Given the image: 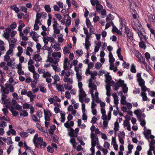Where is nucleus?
Listing matches in <instances>:
<instances>
[{
	"label": "nucleus",
	"instance_id": "obj_1",
	"mask_svg": "<svg viewBox=\"0 0 155 155\" xmlns=\"http://www.w3.org/2000/svg\"><path fill=\"white\" fill-rule=\"evenodd\" d=\"M91 135V147L90 149L91 153V155L89 154V155H92L94 153V147L95 146H96L99 149H101V148H102V147L100 145L99 143L98 136L95 134H92Z\"/></svg>",
	"mask_w": 155,
	"mask_h": 155
},
{
	"label": "nucleus",
	"instance_id": "obj_2",
	"mask_svg": "<svg viewBox=\"0 0 155 155\" xmlns=\"http://www.w3.org/2000/svg\"><path fill=\"white\" fill-rule=\"evenodd\" d=\"M64 127L68 129L69 135L71 137H77L78 135L74 132V130L71 127L74 125V122L73 121H67L64 124Z\"/></svg>",
	"mask_w": 155,
	"mask_h": 155
},
{
	"label": "nucleus",
	"instance_id": "obj_3",
	"mask_svg": "<svg viewBox=\"0 0 155 155\" xmlns=\"http://www.w3.org/2000/svg\"><path fill=\"white\" fill-rule=\"evenodd\" d=\"M105 76L106 78L105 82L107 84L106 85H109L110 86H112L114 90V91H116L118 88L117 87V82L116 83L114 81H112L111 77L109 74H106Z\"/></svg>",
	"mask_w": 155,
	"mask_h": 155
},
{
	"label": "nucleus",
	"instance_id": "obj_4",
	"mask_svg": "<svg viewBox=\"0 0 155 155\" xmlns=\"http://www.w3.org/2000/svg\"><path fill=\"white\" fill-rule=\"evenodd\" d=\"M0 86L1 87V90L2 93L8 94L9 93V92L11 93L14 92V87L11 84H5V87L2 85H0Z\"/></svg>",
	"mask_w": 155,
	"mask_h": 155
},
{
	"label": "nucleus",
	"instance_id": "obj_5",
	"mask_svg": "<svg viewBox=\"0 0 155 155\" xmlns=\"http://www.w3.org/2000/svg\"><path fill=\"white\" fill-rule=\"evenodd\" d=\"M33 142L35 147L39 148H44L47 146L46 143L43 141L41 137H39Z\"/></svg>",
	"mask_w": 155,
	"mask_h": 155
},
{
	"label": "nucleus",
	"instance_id": "obj_6",
	"mask_svg": "<svg viewBox=\"0 0 155 155\" xmlns=\"http://www.w3.org/2000/svg\"><path fill=\"white\" fill-rule=\"evenodd\" d=\"M132 28L137 33L141 41H146L147 40V38L146 36V33L143 29L141 28L140 29H136V28L133 27Z\"/></svg>",
	"mask_w": 155,
	"mask_h": 155
},
{
	"label": "nucleus",
	"instance_id": "obj_7",
	"mask_svg": "<svg viewBox=\"0 0 155 155\" xmlns=\"http://www.w3.org/2000/svg\"><path fill=\"white\" fill-rule=\"evenodd\" d=\"M53 22L52 25V27L54 30V33L56 34H58L60 33V31L63 29V27L61 26H58V24L57 21L55 20Z\"/></svg>",
	"mask_w": 155,
	"mask_h": 155
},
{
	"label": "nucleus",
	"instance_id": "obj_8",
	"mask_svg": "<svg viewBox=\"0 0 155 155\" xmlns=\"http://www.w3.org/2000/svg\"><path fill=\"white\" fill-rule=\"evenodd\" d=\"M117 89L116 91L120 87H122L123 92L124 93H127L128 91V87L126 86V84H124V80H119L117 81Z\"/></svg>",
	"mask_w": 155,
	"mask_h": 155
},
{
	"label": "nucleus",
	"instance_id": "obj_9",
	"mask_svg": "<svg viewBox=\"0 0 155 155\" xmlns=\"http://www.w3.org/2000/svg\"><path fill=\"white\" fill-rule=\"evenodd\" d=\"M89 87L90 88L89 92L91 95V96L93 97L94 91H97V88L96 85L94 83L92 82V81L91 79L89 81Z\"/></svg>",
	"mask_w": 155,
	"mask_h": 155
},
{
	"label": "nucleus",
	"instance_id": "obj_10",
	"mask_svg": "<svg viewBox=\"0 0 155 155\" xmlns=\"http://www.w3.org/2000/svg\"><path fill=\"white\" fill-rule=\"evenodd\" d=\"M63 70L67 71L70 70L71 68L72 67V64L70 63L68 61V59L67 58H65L63 62Z\"/></svg>",
	"mask_w": 155,
	"mask_h": 155
},
{
	"label": "nucleus",
	"instance_id": "obj_11",
	"mask_svg": "<svg viewBox=\"0 0 155 155\" xmlns=\"http://www.w3.org/2000/svg\"><path fill=\"white\" fill-rule=\"evenodd\" d=\"M135 55L138 59V61L140 62L141 64L143 65H146V62L145 61L144 58L142 56L141 54L138 51H136Z\"/></svg>",
	"mask_w": 155,
	"mask_h": 155
},
{
	"label": "nucleus",
	"instance_id": "obj_12",
	"mask_svg": "<svg viewBox=\"0 0 155 155\" xmlns=\"http://www.w3.org/2000/svg\"><path fill=\"white\" fill-rule=\"evenodd\" d=\"M8 67L5 62H2L0 64V74L2 78H3L5 75V73L4 71L2 70V69L6 70H8Z\"/></svg>",
	"mask_w": 155,
	"mask_h": 155
},
{
	"label": "nucleus",
	"instance_id": "obj_13",
	"mask_svg": "<svg viewBox=\"0 0 155 155\" xmlns=\"http://www.w3.org/2000/svg\"><path fill=\"white\" fill-rule=\"evenodd\" d=\"M59 61V59L57 58H54L53 61L51 62L52 66L53 69L55 71H60V68L57 67L58 65V63Z\"/></svg>",
	"mask_w": 155,
	"mask_h": 155
},
{
	"label": "nucleus",
	"instance_id": "obj_14",
	"mask_svg": "<svg viewBox=\"0 0 155 155\" xmlns=\"http://www.w3.org/2000/svg\"><path fill=\"white\" fill-rule=\"evenodd\" d=\"M134 113L136 115L138 120H141V118H144L145 117L144 114L143 113L140 109H138L135 110Z\"/></svg>",
	"mask_w": 155,
	"mask_h": 155
},
{
	"label": "nucleus",
	"instance_id": "obj_15",
	"mask_svg": "<svg viewBox=\"0 0 155 155\" xmlns=\"http://www.w3.org/2000/svg\"><path fill=\"white\" fill-rule=\"evenodd\" d=\"M79 101L81 103L84 102V100L87 96V94L84 90H79Z\"/></svg>",
	"mask_w": 155,
	"mask_h": 155
},
{
	"label": "nucleus",
	"instance_id": "obj_16",
	"mask_svg": "<svg viewBox=\"0 0 155 155\" xmlns=\"http://www.w3.org/2000/svg\"><path fill=\"white\" fill-rule=\"evenodd\" d=\"M30 35L31 36L32 39L35 41L36 43L39 42L38 38L39 37V35L35 31H32L30 33Z\"/></svg>",
	"mask_w": 155,
	"mask_h": 155
},
{
	"label": "nucleus",
	"instance_id": "obj_17",
	"mask_svg": "<svg viewBox=\"0 0 155 155\" xmlns=\"http://www.w3.org/2000/svg\"><path fill=\"white\" fill-rule=\"evenodd\" d=\"M65 70H63L61 72V74H60L61 76H63L65 75L64 78H67L69 77L71 75L73 74V71L72 70H68V71H66Z\"/></svg>",
	"mask_w": 155,
	"mask_h": 155
},
{
	"label": "nucleus",
	"instance_id": "obj_18",
	"mask_svg": "<svg viewBox=\"0 0 155 155\" xmlns=\"http://www.w3.org/2000/svg\"><path fill=\"white\" fill-rule=\"evenodd\" d=\"M112 96L114 99V103L115 105L113 107H116L117 110H118V107L117 105L119 103L118 97L116 93H113L112 94Z\"/></svg>",
	"mask_w": 155,
	"mask_h": 155
},
{
	"label": "nucleus",
	"instance_id": "obj_19",
	"mask_svg": "<svg viewBox=\"0 0 155 155\" xmlns=\"http://www.w3.org/2000/svg\"><path fill=\"white\" fill-rule=\"evenodd\" d=\"M125 32L126 34L127 37L130 40L133 39V34L130 29L128 27H125Z\"/></svg>",
	"mask_w": 155,
	"mask_h": 155
},
{
	"label": "nucleus",
	"instance_id": "obj_20",
	"mask_svg": "<svg viewBox=\"0 0 155 155\" xmlns=\"http://www.w3.org/2000/svg\"><path fill=\"white\" fill-rule=\"evenodd\" d=\"M43 41H45V43H48V41L52 43H54L55 42V40L54 38L53 37H48L47 36L45 37L42 38Z\"/></svg>",
	"mask_w": 155,
	"mask_h": 155
},
{
	"label": "nucleus",
	"instance_id": "obj_21",
	"mask_svg": "<svg viewBox=\"0 0 155 155\" xmlns=\"http://www.w3.org/2000/svg\"><path fill=\"white\" fill-rule=\"evenodd\" d=\"M16 68L17 69V72L20 75H22L24 74V71L22 69V64L21 63L17 64Z\"/></svg>",
	"mask_w": 155,
	"mask_h": 155
},
{
	"label": "nucleus",
	"instance_id": "obj_22",
	"mask_svg": "<svg viewBox=\"0 0 155 155\" xmlns=\"http://www.w3.org/2000/svg\"><path fill=\"white\" fill-rule=\"evenodd\" d=\"M1 99L0 101L1 103L2 104H7L8 103V100H7V94L4 93H2Z\"/></svg>",
	"mask_w": 155,
	"mask_h": 155
},
{
	"label": "nucleus",
	"instance_id": "obj_23",
	"mask_svg": "<svg viewBox=\"0 0 155 155\" xmlns=\"http://www.w3.org/2000/svg\"><path fill=\"white\" fill-rule=\"evenodd\" d=\"M9 108L14 116L16 117L18 114V112L14 107L13 106H9Z\"/></svg>",
	"mask_w": 155,
	"mask_h": 155
},
{
	"label": "nucleus",
	"instance_id": "obj_24",
	"mask_svg": "<svg viewBox=\"0 0 155 155\" xmlns=\"http://www.w3.org/2000/svg\"><path fill=\"white\" fill-rule=\"evenodd\" d=\"M133 22L134 23V25L136 27H134L135 28H136V29H140V28H142V25L140 22L137 20H133ZM134 27V26H132V27Z\"/></svg>",
	"mask_w": 155,
	"mask_h": 155
},
{
	"label": "nucleus",
	"instance_id": "obj_25",
	"mask_svg": "<svg viewBox=\"0 0 155 155\" xmlns=\"http://www.w3.org/2000/svg\"><path fill=\"white\" fill-rule=\"evenodd\" d=\"M123 125L124 127L128 130L130 131L131 130L130 124L129 121L128 120H125L124 121Z\"/></svg>",
	"mask_w": 155,
	"mask_h": 155
},
{
	"label": "nucleus",
	"instance_id": "obj_26",
	"mask_svg": "<svg viewBox=\"0 0 155 155\" xmlns=\"http://www.w3.org/2000/svg\"><path fill=\"white\" fill-rule=\"evenodd\" d=\"M60 114L61 117L60 119V121L62 123H64L65 121V113L63 111L61 110L59 112Z\"/></svg>",
	"mask_w": 155,
	"mask_h": 155
},
{
	"label": "nucleus",
	"instance_id": "obj_27",
	"mask_svg": "<svg viewBox=\"0 0 155 155\" xmlns=\"http://www.w3.org/2000/svg\"><path fill=\"white\" fill-rule=\"evenodd\" d=\"M19 113L20 117H27L28 115V113L27 110L23 109L19 110Z\"/></svg>",
	"mask_w": 155,
	"mask_h": 155
},
{
	"label": "nucleus",
	"instance_id": "obj_28",
	"mask_svg": "<svg viewBox=\"0 0 155 155\" xmlns=\"http://www.w3.org/2000/svg\"><path fill=\"white\" fill-rule=\"evenodd\" d=\"M51 47L53 48L56 51H58L60 50L61 48L60 47V44L59 43H56L54 45L51 44Z\"/></svg>",
	"mask_w": 155,
	"mask_h": 155
},
{
	"label": "nucleus",
	"instance_id": "obj_29",
	"mask_svg": "<svg viewBox=\"0 0 155 155\" xmlns=\"http://www.w3.org/2000/svg\"><path fill=\"white\" fill-rule=\"evenodd\" d=\"M111 25L112 26L113 28L112 31L114 32H116L118 34H121V32L114 25V24L112 21H111Z\"/></svg>",
	"mask_w": 155,
	"mask_h": 155
},
{
	"label": "nucleus",
	"instance_id": "obj_30",
	"mask_svg": "<svg viewBox=\"0 0 155 155\" xmlns=\"http://www.w3.org/2000/svg\"><path fill=\"white\" fill-rule=\"evenodd\" d=\"M33 59L35 60L36 62H38L41 61L42 58L38 54H36L34 55Z\"/></svg>",
	"mask_w": 155,
	"mask_h": 155
},
{
	"label": "nucleus",
	"instance_id": "obj_31",
	"mask_svg": "<svg viewBox=\"0 0 155 155\" xmlns=\"http://www.w3.org/2000/svg\"><path fill=\"white\" fill-rule=\"evenodd\" d=\"M140 96L142 97L143 101H150V99H148L146 93L144 92H141L140 93Z\"/></svg>",
	"mask_w": 155,
	"mask_h": 155
},
{
	"label": "nucleus",
	"instance_id": "obj_32",
	"mask_svg": "<svg viewBox=\"0 0 155 155\" xmlns=\"http://www.w3.org/2000/svg\"><path fill=\"white\" fill-rule=\"evenodd\" d=\"M111 86H110L109 85H106V94L108 97H110L111 94H110V92L111 91V89L110 88Z\"/></svg>",
	"mask_w": 155,
	"mask_h": 155
},
{
	"label": "nucleus",
	"instance_id": "obj_33",
	"mask_svg": "<svg viewBox=\"0 0 155 155\" xmlns=\"http://www.w3.org/2000/svg\"><path fill=\"white\" fill-rule=\"evenodd\" d=\"M120 29H122L123 28H124L125 29V27H126L125 26V24L126 23V20L124 18H121L120 19Z\"/></svg>",
	"mask_w": 155,
	"mask_h": 155
},
{
	"label": "nucleus",
	"instance_id": "obj_34",
	"mask_svg": "<svg viewBox=\"0 0 155 155\" xmlns=\"http://www.w3.org/2000/svg\"><path fill=\"white\" fill-rule=\"evenodd\" d=\"M63 81L65 82H67L70 84H71L73 83V79L72 78H69V77L67 78H63Z\"/></svg>",
	"mask_w": 155,
	"mask_h": 155
},
{
	"label": "nucleus",
	"instance_id": "obj_35",
	"mask_svg": "<svg viewBox=\"0 0 155 155\" xmlns=\"http://www.w3.org/2000/svg\"><path fill=\"white\" fill-rule=\"evenodd\" d=\"M92 98V100H94L95 101L96 103H99V99L98 97V93L97 91H96L95 93V95L93 96H91Z\"/></svg>",
	"mask_w": 155,
	"mask_h": 155
},
{
	"label": "nucleus",
	"instance_id": "obj_36",
	"mask_svg": "<svg viewBox=\"0 0 155 155\" xmlns=\"http://www.w3.org/2000/svg\"><path fill=\"white\" fill-rule=\"evenodd\" d=\"M52 56L54 58H60L61 57V53L60 52H54L52 54Z\"/></svg>",
	"mask_w": 155,
	"mask_h": 155
},
{
	"label": "nucleus",
	"instance_id": "obj_37",
	"mask_svg": "<svg viewBox=\"0 0 155 155\" xmlns=\"http://www.w3.org/2000/svg\"><path fill=\"white\" fill-rule=\"evenodd\" d=\"M86 24L87 28H89L90 31H91L93 28V25H91V22L89 19H87L86 20Z\"/></svg>",
	"mask_w": 155,
	"mask_h": 155
},
{
	"label": "nucleus",
	"instance_id": "obj_38",
	"mask_svg": "<svg viewBox=\"0 0 155 155\" xmlns=\"http://www.w3.org/2000/svg\"><path fill=\"white\" fill-rule=\"evenodd\" d=\"M109 58L110 63H113V62L115 61V59L113 57L112 54L111 52H110L109 53Z\"/></svg>",
	"mask_w": 155,
	"mask_h": 155
},
{
	"label": "nucleus",
	"instance_id": "obj_39",
	"mask_svg": "<svg viewBox=\"0 0 155 155\" xmlns=\"http://www.w3.org/2000/svg\"><path fill=\"white\" fill-rule=\"evenodd\" d=\"M121 49L120 48H119L117 50L116 53L117 55V56L119 58L120 60L121 61H123V58L121 54Z\"/></svg>",
	"mask_w": 155,
	"mask_h": 155
},
{
	"label": "nucleus",
	"instance_id": "obj_40",
	"mask_svg": "<svg viewBox=\"0 0 155 155\" xmlns=\"http://www.w3.org/2000/svg\"><path fill=\"white\" fill-rule=\"evenodd\" d=\"M101 46V42L100 41H99L97 43L96 46L95 47L94 51L95 52H97Z\"/></svg>",
	"mask_w": 155,
	"mask_h": 155
},
{
	"label": "nucleus",
	"instance_id": "obj_41",
	"mask_svg": "<svg viewBox=\"0 0 155 155\" xmlns=\"http://www.w3.org/2000/svg\"><path fill=\"white\" fill-rule=\"evenodd\" d=\"M39 3L38 2L36 3L33 7V10L35 11L36 12H38L40 11V8L39 5Z\"/></svg>",
	"mask_w": 155,
	"mask_h": 155
},
{
	"label": "nucleus",
	"instance_id": "obj_42",
	"mask_svg": "<svg viewBox=\"0 0 155 155\" xmlns=\"http://www.w3.org/2000/svg\"><path fill=\"white\" fill-rule=\"evenodd\" d=\"M8 103L7 106L9 107V106H13L14 107L17 104V102L15 100L12 99L10 102H8Z\"/></svg>",
	"mask_w": 155,
	"mask_h": 155
},
{
	"label": "nucleus",
	"instance_id": "obj_43",
	"mask_svg": "<svg viewBox=\"0 0 155 155\" xmlns=\"http://www.w3.org/2000/svg\"><path fill=\"white\" fill-rule=\"evenodd\" d=\"M43 111L44 116H52V114L50 110L44 109Z\"/></svg>",
	"mask_w": 155,
	"mask_h": 155
},
{
	"label": "nucleus",
	"instance_id": "obj_44",
	"mask_svg": "<svg viewBox=\"0 0 155 155\" xmlns=\"http://www.w3.org/2000/svg\"><path fill=\"white\" fill-rule=\"evenodd\" d=\"M18 52L17 54V56H20L23 53V48L21 46H18L17 48Z\"/></svg>",
	"mask_w": 155,
	"mask_h": 155
},
{
	"label": "nucleus",
	"instance_id": "obj_45",
	"mask_svg": "<svg viewBox=\"0 0 155 155\" xmlns=\"http://www.w3.org/2000/svg\"><path fill=\"white\" fill-rule=\"evenodd\" d=\"M19 24L20 25L18 27V30L20 32H22V28L24 27L25 25L23 22L21 21H20Z\"/></svg>",
	"mask_w": 155,
	"mask_h": 155
},
{
	"label": "nucleus",
	"instance_id": "obj_46",
	"mask_svg": "<svg viewBox=\"0 0 155 155\" xmlns=\"http://www.w3.org/2000/svg\"><path fill=\"white\" fill-rule=\"evenodd\" d=\"M56 87L58 91L61 92L64 91V89L63 86L59 84L57 86H56Z\"/></svg>",
	"mask_w": 155,
	"mask_h": 155
},
{
	"label": "nucleus",
	"instance_id": "obj_47",
	"mask_svg": "<svg viewBox=\"0 0 155 155\" xmlns=\"http://www.w3.org/2000/svg\"><path fill=\"white\" fill-rule=\"evenodd\" d=\"M56 126L54 125H52L50 127V128L49 130V133L51 135L53 134L54 131L56 129Z\"/></svg>",
	"mask_w": 155,
	"mask_h": 155
},
{
	"label": "nucleus",
	"instance_id": "obj_48",
	"mask_svg": "<svg viewBox=\"0 0 155 155\" xmlns=\"http://www.w3.org/2000/svg\"><path fill=\"white\" fill-rule=\"evenodd\" d=\"M33 52V51L32 48L30 47H28L27 48L25 53L26 55L30 56V52L32 53Z\"/></svg>",
	"mask_w": 155,
	"mask_h": 155
},
{
	"label": "nucleus",
	"instance_id": "obj_49",
	"mask_svg": "<svg viewBox=\"0 0 155 155\" xmlns=\"http://www.w3.org/2000/svg\"><path fill=\"white\" fill-rule=\"evenodd\" d=\"M103 8V7L101 5L100 2L96 5V8L97 12H99L100 10H102Z\"/></svg>",
	"mask_w": 155,
	"mask_h": 155
},
{
	"label": "nucleus",
	"instance_id": "obj_50",
	"mask_svg": "<svg viewBox=\"0 0 155 155\" xmlns=\"http://www.w3.org/2000/svg\"><path fill=\"white\" fill-rule=\"evenodd\" d=\"M71 137V138L70 140V142L72 144L73 147L75 148L77 145V143L75 142V139L74 138V137Z\"/></svg>",
	"mask_w": 155,
	"mask_h": 155
},
{
	"label": "nucleus",
	"instance_id": "obj_51",
	"mask_svg": "<svg viewBox=\"0 0 155 155\" xmlns=\"http://www.w3.org/2000/svg\"><path fill=\"white\" fill-rule=\"evenodd\" d=\"M148 20L150 22H155V15L151 14L148 17Z\"/></svg>",
	"mask_w": 155,
	"mask_h": 155
},
{
	"label": "nucleus",
	"instance_id": "obj_52",
	"mask_svg": "<svg viewBox=\"0 0 155 155\" xmlns=\"http://www.w3.org/2000/svg\"><path fill=\"white\" fill-rule=\"evenodd\" d=\"M74 71L76 72V75L82 74V72L81 70L77 67H74Z\"/></svg>",
	"mask_w": 155,
	"mask_h": 155
},
{
	"label": "nucleus",
	"instance_id": "obj_53",
	"mask_svg": "<svg viewBox=\"0 0 155 155\" xmlns=\"http://www.w3.org/2000/svg\"><path fill=\"white\" fill-rule=\"evenodd\" d=\"M137 81L138 82L139 84L140 87L144 85L145 81L142 78H138Z\"/></svg>",
	"mask_w": 155,
	"mask_h": 155
},
{
	"label": "nucleus",
	"instance_id": "obj_54",
	"mask_svg": "<svg viewBox=\"0 0 155 155\" xmlns=\"http://www.w3.org/2000/svg\"><path fill=\"white\" fill-rule=\"evenodd\" d=\"M31 117L33 121L35 122H40V119H38L37 117L35 115L32 114L31 115Z\"/></svg>",
	"mask_w": 155,
	"mask_h": 155
},
{
	"label": "nucleus",
	"instance_id": "obj_55",
	"mask_svg": "<svg viewBox=\"0 0 155 155\" xmlns=\"http://www.w3.org/2000/svg\"><path fill=\"white\" fill-rule=\"evenodd\" d=\"M33 73V78L34 79V80H36L38 81V80L39 79V75L36 72L34 71L32 72Z\"/></svg>",
	"mask_w": 155,
	"mask_h": 155
},
{
	"label": "nucleus",
	"instance_id": "obj_56",
	"mask_svg": "<svg viewBox=\"0 0 155 155\" xmlns=\"http://www.w3.org/2000/svg\"><path fill=\"white\" fill-rule=\"evenodd\" d=\"M8 42L9 44L12 43L14 44L16 43V42L17 41V39L11 37V38H10L8 40Z\"/></svg>",
	"mask_w": 155,
	"mask_h": 155
},
{
	"label": "nucleus",
	"instance_id": "obj_57",
	"mask_svg": "<svg viewBox=\"0 0 155 155\" xmlns=\"http://www.w3.org/2000/svg\"><path fill=\"white\" fill-rule=\"evenodd\" d=\"M19 35L21 38L22 40L26 41L28 39V37L26 35H24L23 32H19Z\"/></svg>",
	"mask_w": 155,
	"mask_h": 155
},
{
	"label": "nucleus",
	"instance_id": "obj_58",
	"mask_svg": "<svg viewBox=\"0 0 155 155\" xmlns=\"http://www.w3.org/2000/svg\"><path fill=\"white\" fill-rule=\"evenodd\" d=\"M7 134L9 136L12 134V135H16V132L14 129L9 130L7 132Z\"/></svg>",
	"mask_w": 155,
	"mask_h": 155
},
{
	"label": "nucleus",
	"instance_id": "obj_59",
	"mask_svg": "<svg viewBox=\"0 0 155 155\" xmlns=\"http://www.w3.org/2000/svg\"><path fill=\"white\" fill-rule=\"evenodd\" d=\"M114 19V17L111 14H109L107 15L106 18L107 22H108L110 21H112Z\"/></svg>",
	"mask_w": 155,
	"mask_h": 155
},
{
	"label": "nucleus",
	"instance_id": "obj_60",
	"mask_svg": "<svg viewBox=\"0 0 155 155\" xmlns=\"http://www.w3.org/2000/svg\"><path fill=\"white\" fill-rule=\"evenodd\" d=\"M67 16H68V17L67 18V19L66 20V21L65 23V25L67 27L69 26L71 24V18L68 15H67Z\"/></svg>",
	"mask_w": 155,
	"mask_h": 155
},
{
	"label": "nucleus",
	"instance_id": "obj_61",
	"mask_svg": "<svg viewBox=\"0 0 155 155\" xmlns=\"http://www.w3.org/2000/svg\"><path fill=\"white\" fill-rule=\"evenodd\" d=\"M110 69L111 70H113L114 72H115L117 70V67H115L114 63L110 64Z\"/></svg>",
	"mask_w": 155,
	"mask_h": 155
},
{
	"label": "nucleus",
	"instance_id": "obj_62",
	"mask_svg": "<svg viewBox=\"0 0 155 155\" xmlns=\"http://www.w3.org/2000/svg\"><path fill=\"white\" fill-rule=\"evenodd\" d=\"M11 8L15 12L18 13L19 12V9L18 8L16 7V5H14L11 6Z\"/></svg>",
	"mask_w": 155,
	"mask_h": 155
},
{
	"label": "nucleus",
	"instance_id": "obj_63",
	"mask_svg": "<svg viewBox=\"0 0 155 155\" xmlns=\"http://www.w3.org/2000/svg\"><path fill=\"white\" fill-rule=\"evenodd\" d=\"M153 151V154L155 155V150L153 147L150 145V148L147 151L148 155H152V151Z\"/></svg>",
	"mask_w": 155,
	"mask_h": 155
},
{
	"label": "nucleus",
	"instance_id": "obj_64",
	"mask_svg": "<svg viewBox=\"0 0 155 155\" xmlns=\"http://www.w3.org/2000/svg\"><path fill=\"white\" fill-rule=\"evenodd\" d=\"M28 68L29 71L31 72L35 71V67L33 65H28Z\"/></svg>",
	"mask_w": 155,
	"mask_h": 155
}]
</instances>
